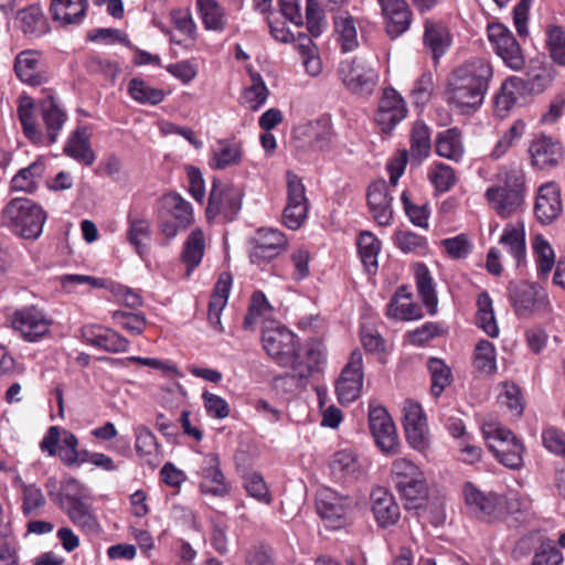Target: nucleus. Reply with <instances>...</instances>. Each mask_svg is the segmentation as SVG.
Instances as JSON below:
<instances>
[{
	"label": "nucleus",
	"instance_id": "de8ad7c7",
	"mask_svg": "<svg viewBox=\"0 0 565 565\" xmlns=\"http://www.w3.org/2000/svg\"><path fill=\"white\" fill-rule=\"evenodd\" d=\"M242 147L237 142L221 140L213 150V160L211 167L214 169H225L241 162Z\"/></svg>",
	"mask_w": 565,
	"mask_h": 565
},
{
	"label": "nucleus",
	"instance_id": "603ef678",
	"mask_svg": "<svg viewBox=\"0 0 565 565\" xmlns=\"http://www.w3.org/2000/svg\"><path fill=\"white\" fill-rule=\"evenodd\" d=\"M395 245L405 254L425 256L429 253L428 242L424 236L409 231H401L395 234Z\"/></svg>",
	"mask_w": 565,
	"mask_h": 565
},
{
	"label": "nucleus",
	"instance_id": "338daca9",
	"mask_svg": "<svg viewBox=\"0 0 565 565\" xmlns=\"http://www.w3.org/2000/svg\"><path fill=\"white\" fill-rule=\"evenodd\" d=\"M446 333L445 327L439 322H426L422 327L408 333V340L413 345L423 347L430 340Z\"/></svg>",
	"mask_w": 565,
	"mask_h": 565
},
{
	"label": "nucleus",
	"instance_id": "4c0bfd02",
	"mask_svg": "<svg viewBox=\"0 0 565 565\" xmlns=\"http://www.w3.org/2000/svg\"><path fill=\"white\" fill-rule=\"evenodd\" d=\"M163 207L171 217L179 222L181 230H186L194 221L193 209L190 202L178 193H169L162 198Z\"/></svg>",
	"mask_w": 565,
	"mask_h": 565
},
{
	"label": "nucleus",
	"instance_id": "79ce46f5",
	"mask_svg": "<svg viewBox=\"0 0 565 565\" xmlns=\"http://www.w3.org/2000/svg\"><path fill=\"white\" fill-rule=\"evenodd\" d=\"M532 248L540 278H546L555 266V253L547 239L537 234L533 238Z\"/></svg>",
	"mask_w": 565,
	"mask_h": 565
},
{
	"label": "nucleus",
	"instance_id": "c9c22d12",
	"mask_svg": "<svg viewBox=\"0 0 565 565\" xmlns=\"http://www.w3.org/2000/svg\"><path fill=\"white\" fill-rule=\"evenodd\" d=\"M396 489L406 509L416 510L424 505L428 498V484L426 477L412 481H396Z\"/></svg>",
	"mask_w": 565,
	"mask_h": 565
},
{
	"label": "nucleus",
	"instance_id": "69168bd1",
	"mask_svg": "<svg viewBox=\"0 0 565 565\" xmlns=\"http://www.w3.org/2000/svg\"><path fill=\"white\" fill-rule=\"evenodd\" d=\"M547 45L553 61L565 65V29L557 25L551 26L547 30Z\"/></svg>",
	"mask_w": 565,
	"mask_h": 565
},
{
	"label": "nucleus",
	"instance_id": "ea45409f",
	"mask_svg": "<svg viewBox=\"0 0 565 565\" xmlns=\"http://www.w3.org/2000/svg\"><path fill=\"white\" fill-rule=\"evenodd\" d=\"M52 501L56 502L61 509L86 501L87 493L84 486L74 478L65 480L58 492H50Z\"/></svg>",
	"mask_w": 565,
	"mask_h": 565
},
{
	"label": "nucleus",
	"instance_id": "72a5a7b5",
	"mask_svg": "<svg viewBox=\"0 0 565 565\" xmlns=\"http://www.w3.org/2000/svg\"><path fill=\"white\" fill-rule=\"evenodd\" d=\"M88 0H52L51 13L54 21L63 24H78L83 21Z\"/></svg>",
	"mask_w": 565,
	"mask_h": 565
},
{
	"label": "nucleus",
	"instance_id": "0eeeda50",
	"mask_svg": "<svg viewBox=\"0 0 565 565\" xmlns=\"http://www.w3.org/2000/svg\"><path fill=\"white\" fill-rule=\"evenodd\" d=\"M508 297L519 318H527L545 309L550 303L545 290L534 282L511 281L508 286Z\"/></svg>",
	"mask_w": 565,
	"mask_h": 565
},
{
	"label": "nucleus",
	"instance_id": "e2e57ef3",
	"mask_svg": "<svg viewBox=\"0 0 565 565\" xmlns=\"http://www.w3.org/2000/svg\"><path fill=\"white\" fill-rule=\"evenodd\" d=\"M370 501L377 524L385 529L388 525V490L384 487L374 488Z\"/></svg>",
	"mask_w": 565,
	"mask_h": 565
},
{
	"label": "nucleus",
	"instance_id": "b1692460",
	"mask_svg": "<svg viewBox=\"0 0 565 565\" xmlns=\"http://www.w3.org/2000/svg\"><path fill=\"white\" fill-rule=\"evenodd\" d=\"M330 470L332 477L341 482L358 480L365 473L358 456L349 450H340L332 456Z\"/></svg>",
	"mask_w": 565,
	"mask_h": 565
},
{
	"label": "nucleus",
	"instance_id": "8fccbe9b",
	"mask_svg": "<svg viewBox=\"0 0 565 565\" xmlns=\"http://www.w3.org/2000/svg\"><path fill=\"white\" fill-rule=\"evenodd\" d=\"M427 369L431 377L430 391L435 397H438L451 383V370L444 360L438 358H430L427 361Z\"/></svg>",
	"mask_w": 565,
	"mask_h": 565
},
{
	"label": "nucleus",
	"instance_id": "58836bf2",
	"mask_svg": "<svg viewBox=\"0 0 565 565\" xmlns=\"http://www.w3.org/2000/svg\"><path fill=\"white\" fill-rule=\"evenodd\" d=\"M296 46L306 72L312 77L318 76L322 72V63L319 50L312 39L305 33H299Z\"/></svg>",
	"mask_w": 565,
	"mask_h": 565
},
{
	"label": "nucleus",
	"instance_id": "680f3d73",
	"mask_svg": "<svg viewBox=\"0 0 565 565\" xmlns=\"http://www.w3.org/2000/svg\"><path fill=\"white\" fill-rule=\"evenodd\" d=\"M136 450L140 457H146L148 462H152L158 454V443L156 436L146 426L135 428Z\"/></svg>",
	"mask_w": 565,
	"mask_h": 565
},
{
	"label": "nucleus",
	"instance_id": "423d86ee",
	"mask_svg": "<svg viewBox=\"0 0 565 565\" xmlns=\"http://www.w3.org/2000/svg\"><path fill=\"white\" fill-rule=\"evenodd\" d=\"M524 193L523 174L519 171H510L502 185L489 186L486 190L484 198L501 218H508L522 207Z\"/></svg>",
	"mask_w": 565,
	"mask_h": 565
},
{
	"label": "nucleus",
	"instance_id": "f257e3e1",
	"mask_svg": "<svg viewBox=\"0 0 565 565\" xmlns=\"http://www.w3.org/2000/svg\"><path fill=\"white\" fill-rule=\"evenodd\" d=\"M262 343L266 353L278 365L291 369L292 372L280 380L297 387L305 386L308 379L324 360L323 351L318 345L307 348L303 359L297 335L286 327L274 322L263 329Z\"/></svg>",
	"mask_w": 565,
	"mask_h": 565
},
{
	"label": "nucleus",
	"instance_id": "a211bd4d",
	"mask_svg": "<svg viewBox=\"0 0 565 565\" xmlns=\"http://www.w3.org/2000/svg\"><path fill=\"white\" fill-rule=\"evenodd\" d=\"M527 94L524 79L518 76L508 77L494 94L493 105L497 116L504 118L514 108L523 105Z\"/></svg>",
	"mask_w": 565,
	"mask_h": 565
},
{
	"label": "nucleus",
	"instance_id": "6e6552de",
	"mask_svg": "<svg viewBox=\"0 0 565 565\" xmlns=\"http://www.w3.org/2000/svg\"><path fill=\"white\" fill-rule=\"evenodd\" d=\"M339 74L345 87L360 96L372 94L379 81L375 68L361 57L341 62Z\"/></svg>",
	"mask_w": 565,
	"mask_h": 565
},
{
	"label": "nucleus",
	"instance_id": "cd10ccee",
	"mask_svg": "<svg viewBox=\"0 0 565 565\" xmlns=\"http://www.w3.org/2000/svg\"><path fill=\"white\" fill-rule=\"evenodd\" d=\"M201 490L213 495H224L227 493V486L224 482V476L220 469V460L215 454H209L204 457L202 463Z\"/></svg>",
	"mask_w": 565,
	"mask_h": 565
},
{
	"label": "nucleus",
	"instance_id": "5fc2aeb1",
	"mask_svg": "<svg viewBox=\"0 0 565 565\" xmlns=\"http://www.w3.org/2000/svg\"><path fill=\"white\" fill-rule=\"evenodd\" d=\"M129 94L140 104L157 105L164 99V92L148 85L145 81L132 78L129 82Z\"/></svg>",
	"mask_w": 565,
	"mask_h": 565
},
{
	"label": "nucleus",
	"instance_id": "a878e982",
	"mask_svg": "<svg viewBox=\"0 0 565 565\" xmlns=\"http://www.w3.org/2000/svg\"><path fill=\"white\" fill-rule=\"evenodd\" d=\"M84 337L90 345L113 353L126 352L130 344L128 339L108 328H90L84 331Z\"/></svg>",
	"mask_w": 565,
	"mask_h": 565
},
{
	"label": "nucleus",
	"instance_id": "bb28decb",
	"mask_svg": "<svg viewBox=\"0 0 565 565\" xmlns=\"http://www.w3.org/2000/svg\"><path fill=\"white\" fill-rule=\"evenodd\" d=\"M423 40L426 49L431 52L435 60L441 57L451 44V36L446 24L441 21L429 19L424 23Z\"/></svg>",
	"mask_w": 565,
	"mask_h": 565
},
{
	"label": "nucleus",
	"instance_id": "13d9d810",
	"mask_svg": "<svg viewBox=\"0 0 565 565\" xmlns=\"http://www.w3.org/2000/svg\"><path fill=\"white\" fill-rule=\"evenodd\" d=\"M412 23V13L404 0H391V39L405 33Z\"/></svg>",
	"mask_w": 565,
	"mask_h": 565
},
{
	"label": "nucleus",
	"instance_id": "bf43d9fd",
	"mask_svg": "<svg viewBox=\"0 0 565 565\" xmlns=\"http://www.w3.org/2000/svg\"><path fill=\"white\" fill-rule=\"evenodd\" d=\"M525 131V122L521 119L515 120L512 126L499 138L489 153L492 160H499L508 150L519 140Z\"/></svg>",
	"mask_w": 565,
	"mask_h": 565
},
{
	"label": "nucleus",
	"instance_id": "e433bc0d",
	"mask_svg": "<svg viewBox=\"0 0 565 565\" xmlns=\"http://www.w3.org/2000/svg\"><path fill=\"white\" fill-rule=\"evenodd\" d=\"M205 249V235L199 227L194 228L184 242L181 258L188 266L186 275L198 267L203 258Z\"/></svg>",
	"mask_w": 565,
	"mask_h": 565
},
{
	"label": "nucleus",
	"instance_id": "473e14b6",
	"mask_svg": "<svg viewBox=\"0 0 565 565\" xmlns=\"http://www.w3.org/2000/svg\"><path fill=\"white\" fill-rule=\"evenodd\" d=\"M127 224L128 242L140 256H145L149 250L150 222L142 215L130 210L127 215Z\"/></svg>",
	"mask_w": 565,
	"mask_h": 565
},
{
	"label": "nucleus",
	"instance_id": "052dcab7",
	"mask_svg": "<svg viewBox=\"0 0 565 565\" xmlns=\"http://www.w3.org/2000/svg\"><path fill=\"white\" fill-rule=\"evenodd\" d=\"M114 322L131 335H140L147 327V318L141 312L115 310L111 313Z\"/></svg>",
	"mask_w": 565,
	"mask_h": 565
},
{
	"label": "nucleus",
	"instance_id": "393cba45",
	"mask_svg": "<svg viewBox=\"0 0 565 565\" xmlns=\"http://www.w3.org/2000/svg\"><path fill=\"white\" fill-rule=\"evenodd\" d=\"M233 278L230 273H222L218 276L217 282L214 287L211 300L209 303V322L212 328L217 332H223L221 322V315L227 303L230 290L232 287Z\"/></svg>",
	"mask_w": 565,
	"mask_h": 565
},
{
	"label": "nucleus",
	"instance_id": "4d7b16f0",
	"mask_svg": "<svg viewBox=\"0 0 565 565\" xmlns=\"http://www.w3.org/2000/svg\"><path fill=\"white\" fill-rule=\"evenodd\" d=\"M196 3L206 29L222 31L225 28L224 12L215 0H198Z\"/></svg>",
	"mask_w": 565,
	"mask_h": 565
},
{
	"label": "nucleus",
	"instance_id": "a19ab883",
	"mask_svg": "<svg viewBox=\"0 0 565 565\" xmlns=\"http://www.w3.org/2000/svg\"><path fill=\"white\" fill-rule=\"evenodd\" d=\"M63 510L66 511L71 521L83 532L87 534L99 533L100 525L86 501L70 505Z\"/></svg>",
	"mask_w": 565,
	"mask_h": 565
},
{
	"label": "nucleus",
	"instance_id": "6e6d98bb",
	"mask_svg": "<svg viewBox=\"0 0 565 565\" xmlns=\"http://www.w3.org/2000/svg\"><path fill=\"white\" fill-rule=\"evenodd\" d=\"M391 311L395 318L403 321L418 320L423 317L422 308L412 300V296H401V292H395L391 300Z\"/></svg>",
	"mask_w": 565,
	"mask_h": 565
},
{
	"label": "nucleus",
	"instance_id": "f3484780",
	"mask_svg": "<svg viewBox=\"0 0 565 565\" xmlns=\"http://www.w3.org/2000/svg\"><path fill=\"white\" fill-rule=\"evenodd\" d=\"M250 262L260 265L278 256L287 247L285 234L275 228H259L252 239Z\"/></svg>",
	"mask_w": 565,
	"mask_h": 565
},
{
	"label": "nucleus",
	"instance_id": "49530a36",
	"mask_svg": "<svg viewBox=\"0 0 565 565\" xmlns=\"http://www.w3.org/2000/svg\"><path fill=\"white\" fill-rule=\"evenodd\" d=\"M475 369L484 375H491L497 371V351L492 342L480 340L473 353Z\"/></svg>",
	"mask_w": 565,
	"mask_h": 565
},
{
	"label": "nucleus",
	"instance_id": "37998d69",
	"mask_svg": "<svg viewBox=\"0 0 565 565\" xmlns=\"http://www.w3.org/2000/svg\"><path fill=\"white\" fill-rule=\"evenodd\" d=\"M477 307V326L489 337L497 338L499 335V326L494 316L492 299L488 292L484 291L478 296Z\"/></svg>",
	"mask_w": 565,
	"mask_h": 565
},
{
	"label": "nucleus",
	"instance_id": "20e7f679",
	"mask_svg": "<svg viewBox=\"0 0 565 565\" xmlns=\"http://www.w3.org/2000/svg\"><path fill=\"white\" fill-rule=\"evenodd\" d=\"M2 223L25 239H36L46 220L43 209L28 198L12 199L1 213Z\"/></svg>",
	"mask_w": 565,
	"mask_h": 565
},
{
	"label": "nucleus",
	"instance_id": "7ed1b4c3",
	"mask_svg": "<svg viewBox=\"0 0 565 565\" xmlns=\"http://www.w3.org/2000/svg\"><path fill=\"white\" fill-rule=\"evenodd\" d=\"M34 104L32 98L23 97L18 107V116L24 136L33 143L40 145L47 139L50 145L57 140L60 130L67 120L66 113L60 107L54 97L47 96L40 103L41 117L45 126L44 135L39 128L33 115Z\"/></svg>",
	"mask_w": 565,
	"mask_h": 565
},
{
	"label": "nucleus",
	"instance_id": "3c124183",
	"mask_svg": "<svg viewBox=\"0 0 565 565\" xmlns=\"http://www.w3.org/2000/svg\"><path fill=\"white\" fill-rule=\"evenodd\" d=\"M358 250L369 273L376 271L380 241L370 232H363L358 238Z\"/></svg>",
	"mask_w": 565,
	"mask_h": 565
},
{
	"label": "nucleus",
	"instance_id": "412c9836",
	"mask_svg": "<svg viewBox=\"0 0 565 565\" xmlns=\"http://www.w3.org/2000/svg\"><path fill=\"white\" fill-rule=\"evenodd\" d=\"M17 28L28 39H40L51 30L49 20L40 4H31L15 13Z\"/></svg>",
	"mask_w": 565,
	"mask_h": 565
},
{
	"label": "nucleus",
	"instance_id": "c03bdc74",
	"mask_svg": "<svg viewBox=\"0 0 565 565\" xmlns=\"http://www.w3.org/2000/svg\"><path fill=\"white\" fill-rule=\"evenodd\" d=\"M334 29L343 52H352L359 46L355 20L349 13L334 18Z\"/></svg>",
	"mask_w": 565,
	"mask_h": 565
},
{
	"label": "nucleus",
	"instance_id": "5701e85b",
	"mask_svg": "<svg viewBox=\"0 0 565 565\" xmlns=\"http://www.w3.org/2000/svg\"><path fill=\"white\" fill-rule=\"evenodd\" d=\"M532 163L544 169L554 167L563 159V147L558 141L546 136H540L530 146Z\"/></svg>",
	"mask_w": 565,
	"mask_h": 565
},
{
	"label": "nucleus",
	"instance_id": "f8f14e48",
	"mask_svg": "<svg viewBox=\"0 0 565 565\" xmlns=\"http://www.w3.org/2000/svg\"><path fill=\"white\" fill-rule=\"evenodd\" d=\"M351 504L350 497L341 495L330 488H322L317 493V512L331 529L344 526Z\"/></svg>",
	"mask_w": 565,
	"mask_h": 565
},
{
	"label": "nucleus",
	"instance_id": "09e8293b",
	"mask_svg": "<svg viewBox=\"0 0 565 565\" xmlns=\"http://www.w3.org/2000/svg\"><path fill=\"white\" fill-rule=\"evenodd\" d=\"M430 130L424 121H416L411 135V151L413 159L418 162L426 159L430 153Z\"/></svg>",
	"mask_w": 565,
	"mask_h": 565
},
{
	"label": "nucleus",
	"instance_id": "864d4df0",
	"mask_svg": "<svg viewBox=\"0 0 565 565\" xmlns=\"http://www.w3.org/2000/svg\"><path fill=\"white\" fill-rule=\"evenodd\" d=\"M428 179L435 190L441 193L449 191L457 181L455 170L444 162H434L430 166Z\"/></svg>",
	"mask_w": 565,
	"mask_h": 565
},
{
	"label": "nucleus",
	"instance_id": "9b49d317",
	"mask_svg": "<svg viewBox=\"0 0 565 565\" xmlns=\"http://www.w3.org/2000/svg\"><path fill=\"white\" fill-rule=\"evenodd\" d=\"M53 319L36 306H26L13 313L12 326L29 342H36L50 333Z\"/></svg>",
	"mask_w": 565,
	"mask_h": 565
},
{
	"label": "nucleus",
	"instance_id": "774afa93",
	"mask_svg": "<svg viewBox=\"0 0 565 565\" xmlns=\"http://www.w3.org/2000/svg\"><path fill=\"white\" fill-rule=\"evenodd\" d=\"M563 553L551 543H543L532 557L531 565H563Z\"/></svg>",
	"mask_w": 565,
	"mask_h": 565
},
{
	"label": "nucleus",
	"instance_id": "4be33fe9",
	"mask_svg": "<svg viewBox=\"0 0 565 565\" xmlns=\"http://www.w3.org/2000/svg\"><path fill=\"white\" fill-rule=\"evenodd\" d=\"M499 243L511 255L516 268L526 263L525 226L523 222L505 224Z\"/></svg>",
	"mask_w": 565,
	"mask_h": 565
},
{
	"label": "nucleus",
	"instance_id": "0e129e2a",
	"mask_svg": "<svg viewBox=\"0 0 565 565\" xmlns=\"http://www.w3.org/2000/svg\"><path fill=\"white\" fill-rule=\"evenodd\" d=\"M86 68L90 74H99L105 78L114 82L117 77L120 67L115 61H110L100 55H92L86 61Z\"/></svg>",
	"mask_w": 565,
	"mask_h": 565
},
{
	"label": "nucleus",
	"instance_id": "9d476101",
	"mask_svg": "<svg viewBox=\"0 0 565 565\" xmlns=\"http://www.w3.org/2000/svg\"><path fill=\"white\" fill-rule=\"evenodd\" d=\"M403 427L408 445L418 452L430 448V431L427 416L417 402L407 399L403 407Z\"/></svg>",
	"mask_w": 565,
	"mask_h": 565
},
{
	"label": "nucleus",
	"instance_id": "ddd939ff",
	"mask_svg": "<svg viewBox=\"0 0 565 565\" xmlns=\"http://www.w3.org/2000/svg\"><path fill=\"white\" fill-rule=\"evenodd\" d=\"M287 205L282 213L284 224L290 230H298L305 222L309 209L305 185L301 179L287 171Z\"/></svg>",
	"mask_w": 565,
	"mask_h": 565
},
{
	"label": "nucleus",
	"instance_id": "7c9ffc66",
	"mask_svg": "<svg viewBox=\"0 0 565 565\" xmlns=\"http://www.w3.org/2000/svg\"><path fill=\"white\" fill-rule=\"evenodd\" d=\"M367 204L379 225H388V184L379 179L370 184L366 193Z\"/></svg>",
	"mask_w": 565,
	"mask_h": 565
},
{
	"label": "nucleus",
	"instance_id": "a18cd8bd",
	"mask_svg": "<svg viewBox=\"0 0 565 565\" xmlns=\"http://www.w3.org/2000/svg\"><path fill=\"white\" fill-rule=\"evenodd\" d=\"M44 172V163L40 160L21 169L11 180V189L14 191L32 192L36 189L39 180Z\"/></svg>",
	"mask_w": 565,
	"mask_h": 565
},
{
	"label": "nucleus",
	"instance_id": "2f4dec72",
	"mask_svg": "<svg viewBox=\"0 0 565 565\" xmlns=\"http://www.w3.org/2000/svg\"><path fill=\"white\" fill-rule=\"evenodd\" d=\"M413 271L418 295L428 313L435 316L437 312L438 298L431 274L428 267L423 263H416L413 266Z\"/></svg>",
	"mask_w": 565,
	"mask_h": 565
},
{
	"label": "nucleus",
	"instance_id": "c85d7f7f",
	"mask_svg": "<svg viewBox=\"0 0 565 565\" xmlns=\"http://www.w3.org/2000/svg\"><path fill=\"white\" fill-rule=\"evenodd\" d=\"M436 152L439 157L454 162H460L465 156L462 132L452 127L440 131L436 137Z\"/></svg>",
	"mask_w": 565,
	"mask_h": 565
},
{
	"label": "nucleus",
	"instance_id": "6ab92c4d",
	"mask_svg": "<svg viewBox=\"0 0 565 565\" xmlns=\"http://www.w3.org/2000/svg\"><path fill=\"white\" fill-rule=\"evenodd\" d=\"M563 212V201L559 188L553 182L542 184L536 192L534 215L542 225H550Z\"/></svg>",
	"mask_w": 565,
	"mask_h": 565
},
{
	"label": "nucleus",
	"instance_id": "f03ea898",
	"mask_svg": "<svg viewBox=\"0 0 565 565\" xmlns=\"http://www.w3.org/2000/svg\"><path fill=\"white\" fill-rule=\"evenodd\" d=\"M493 77L491 63L473 57L456 67L448 77L446 102L460 114L476 113L483 104Z\"/></svg>",
	"mask_w": 565,
	"mask_h": 565
},
{
	"label": "nucleus",
	"instance_id": "dca6fc26",
	"mask_svg": "<svg viewBox=\"0 0 565 565\" xmlns=\"http://www.w3.org/2000/svg\"><path fill=\"white\" fill-rule=\"evenodd\" d=\"M463 497L470 511L486 522H492L503 513L502 498L492 491L483 492L475 484L467 482L463 486Z\"/></svg>",
	"mask_w": 565,
	"mask_h": 565
},
{
	"label": "nucleus",
	"instance_id": "f704fd0d",
	"mask_svg": "<svg viewBox=\"0 0 565 565\" xmlns=\"http://www.w3.org/2000/svg\"><path fill=\"white\" fill-rule=\"evenodd\" d=\"M64 152L74 160L92 166L95 161V153L90 148L89 135L86 127H78L68 138Z\"/></svg>",
	"mask_w": 565,
	"mask_h": 565
},
{
	"label": "nucleus",
	"instance_id": "aec40b11",
	"mask_svg": "<svg viewBox=\"0 0 565 565\" xmlns=\"http://www.w3.org/2000/svg\"><path fill=\"white\" fill-rule=\"evenodd\" d=\"M14 72L21 82L30 86H40L47 81L46 64L36 50L20 52L14 58Z\"/></svg>",
	"mask_w": 565,
	"mask_h": 565
},
{
	"label": "nucleus",
	"instance_id": "39448f33",
	"mask_svg": "<svg viewBox=\"0 0 565 565\" xmlns=\"http://www.w3.org/2000/svg\"><path fill=\"white\" fill-rule=\"evenodd\" d=\"M481 430L489 450L500 463L512 470L523 467L524 446L511 429L491 418L483 422Z\"/></svg>",
	"mask_w": 565,
	"mask_h": 565
},
{
	"label": "nucleus",
	"instance_id": "1a4fd4ad",
	"mask_svg": "<svg viewBox=\"0 0 565 565\" xmlns=\"http://www.w3.org/2000/svg\"><path fill=\"white\" fill-rule=\"evenodd\" d=\"M242 198L243 193L239 189L224 185L220 180L214 179L205 212L207 220L212 221L220 216L225 222L233 221L242 207Z\"/></svg>",
	"mask_w": 565,
	"mask_h": 565
},
{
	"label": "nucleus",
	"instance_id": "2eb2a0df",
	"mask_svg": "<svg viewBox=\"0 0 565 565\" xmlns=\"http://www.w3.org/2000/svg\"><path fill=\"white\" fill-rule=\"evenodd\" d=\"M363 356L359 349L351 352L335 385V393L341 404H349L360 396L363 386Z\"/></svg>",
	"mask_w": 565,
	"mask_h": 565
},
{
	"label": "nucleus",
	"instance_id": "c756f323",
	"mask_svg": "<svg viewBox=\"0 0 565 565\" xmlns=\"http://www.w3.org/2000/svg\"><path fill=\"white\" fill-rule=\"evenodd\" d=\"M369 428L376 446L388 454V411L376 401H371L369 405Z\"/></svg>",
	"mask_w": 565,
	"mask_h": 565
},
{
	"label": "nucleus",
	"instance_id": "4468645a",
	"mask_svg": "<svg viewBox=\"0 0 565 565\" xmlns=\"http://www.w3.org/2000/svg\"><path fill=\"white\" fill-rule=\"evenodd\" d=\"M488 39L495 53L502 58L504 64L513 71H520L525 64V60L520 44L512 32L501 23H492L488 26Z\"/></svg>",
	"mask_w": 565,
	"mask_h": 565
}]
</instances>
